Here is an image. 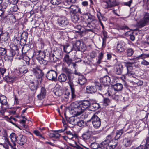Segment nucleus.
Wrapping results in <instances>:
<instances>
[{
  "mask_svg": "<svg viewBox=\"0 0 149 149\" xmlns=\"http://www.w3.org/2000/svg\"><path fill=\"white\" fill-rule=\"evenodd\" d=\"M77 102H74L73 103L74 110L75 113L74 115L78 116L81 115L86 109L90 108V102L87 100H84L79 102L76 105Z\"/></svg>",
  "mask_w": 149,
  "mask_h": 149,
  "instance_id": "1",
  "label": "nucleus"
},
{
  "mask_svg": "<svg viewBox=\"0 0 149 149\" xmlns=\"http://www.w3.org/2000/svg\"><path fill=\"white\" fill-rule=\"evenodd\" d=\"M10 54L9 55L8 58L10 60H12L13 57L15 55L17 56L20 55L19 50V47L18 46V45H15L14 44H12L10 45Z\"/></svg>",
  "mask_w": 149,
  "mask_h": 149,
  "instance_id": "2",
  "label": "nucleus"
},
{
  "mask_svg": "<svg viewBox=\"0 0 149 149\" xmlns=\"http://www.w3.org/2000/svg\"><path fill=\"white\" fill-rule=\"evenodd\" d=\"M97 88L99 90H101L102 89V84L99 82H96L95 86H87L86 89V92L88 93H94L96 92Z\"/></svg>",
  "mask_w": 149,
  "mask_h": 149,
  "instance_id": "3",
  "label": "nucleus"
},
{
  "mask_svg": "<svg viewBox=\"0 0 149 149\" xmlns=\"http://www.w3.org/2000/svg\"><path fill=\"white\" fill-rule=\"evenodd\" d=\"M62 56V52L60 50H56L54 52L53 54L50 55L49 57L52 61H56L61 60Z\"/></svg>",
  "mask_w": 149,
  "mask_h": 149,
  "instance_id": "4",
  "label": "nucleus"
},
{
  "mask_svg": "<svg viewBox=\"0 0 149 149\" xmlns=\"http://www.w3.org/2000/svg\"><path fill=\"white\" fill-rule=\"evenodd\" d=\"M91 121L92 124L95 128H98L101 125V120L96 114H94L91 119L88 120V122Z\"/></svg>",
  "mask_w": 149,
  "mask_h": 149,
  "instance_id": "5",
  "label": "nucleus"
},
{
  "mask_svg": "<svg viewBox=\"0 0 149 149\" xmlns=\"http://www.w3.org/2000/svg\"><path fill=\"white\" fill-rule=\"evenodd\" d=\"M57 75L56 71L51 69L47 72L46 77L49 80L56 82L57 81Z\"/></svg>",
  "mask_w": 149,
  "mask_h": 149,
  "instance_id": "6",
  "label": "nucleus"
},
{
  "mask_svg": "<svg viewBox=\"0 0 149 149\" xmlns=\"http://www.w3.org/2000/svg\"><path fill=\"white\" fill-rule=\"evenodd\" d=\"M63 61L64 63L67 64L68 67L71 66L74 67L76 65V63L73 62L72 59L68 54L65 55L63 59Z\"/></svg>",
  "mask_w": 149,
  "mask_h": 149,
  "instance_id": "7",
  "label": "nucleus"
},
{
  "mask_svg": "<svg viewBox=\"0 0 149 149\" xmlns=\"http://www.w3.org/2000/svg\"><path fill=\"white\" fill-rule=\"evenodd\" d=\"M63 71L67 75V76L69 80L68 84H69L73 83V80L74 77L73 76L72 71L71 69L65 67L64 68Z\"/></svg>",
  "mask_w": 149,
  "mask_h": 149,
  "instance_id": "8",
  "label": "nucleus"
},
{
  "mask_svg": "<svg viewBox=\"0 0 149 149\" xmlns=\"http://www.w3.org/2000/svg\"><path fill=\"white\" fill-rule=\"evenodd\" d=\"M149 21V13L145 14L144 17L141 19L138 23L139 27H142L146 26Z\"/></svg>",
  "mask_w": 149,
  "mask_h": 149,
  "instance_id": "9",
  "label": "nucleus"
},
{
  "mask_svg": "<svg viewBox=\"0 0 149 149\" xmlns=\"http://www.w3.org/2000/svg\"><path fill=\"white\" fill-rule=\"evenodd\" d=\"M57 22L59 25L62 27H65L69 23L68 19L63 16L59 17L57 19Z\"/></svg>",
  "mask_w": 149,
  "mask_h": 149,
  "instance_id": "10",
  "label": "nucleus"
},
{
  "mask_svg": "<svg viewBox=\"0 0 149 149\" xmlns=\"http://www.w3.org/2000/svg\"><path fill=\"white\" fill-rule=\"evenodd\" d=\"M73 46H75L77 48L76 49L78 51H84L86 49L85 45L84 44L83 42L81 43L79 40H76L74 45H73Z\"/></svg>",
  "mask_w": 149,
  "mask_h": 149,
  "instance_id": "11",
  "label": "nucleus"
},
{
  "mask_svg": "<svg viewBox=\"0 0 149 149\" xmlns=\"http://www.w3.org/2000/svg\"><path fill=\"white\" fill-rule=\"evenodd\" d=\"M33 71L37 78H42L44 75V73L42 70L38 67H37L35 68H33Z\"/></svg>",
  "mask_w": 149,
  "mask_h": 149,
  "instance_id": "12",
  "label": "nucleus"
},
{
  "mask_svg": "<svg viewBox=\"0 0 149 149\" xmlns=\"http://www.w3.org/2000/svg\"><path fill=\"white\" fill-rule=\"evenodd\" d=\"M69 8L70 14H74L78 13L82 14L80 9L77 6L72 5Z\"/></svg>",
  "mask_w": 149,
  "mask_h": 149,
  "instance_id": "13",
  "label": "nucleus"
},
{
  "mask_svg": "<svg viewBox=\"0 0 149 149\" xmlns=\"http://www.w3.org/2000/svg\"><path fill=\"white\" fill-rule=\"evenodd\" d=\"M19 78L18 77L16 76L7 75L3 77V79L7 83L11 84L18 80Z\"/></svg>",
  "mask_w": 149,
  "mask_h": 149,
  "instance_id": "14",
  "label": "nucleus"
},
{
  "mask_svg": "<svg viewBox=\"0 0 149 149\" xmlns=\"http://www.w3.org/2000/svg\"><path fill=\"white\" fill-rule=\"evenodd\" d=\"M1 43H3V42L7 44L10 41V35L9 33L8 32L3 33L1 36Z\"/></svg>",
  "mask_w": 149,
  "mask_h": 149,
  "instance_id": "15",
  "label": "nucleus"
},
{
  "mask_svg": "<svg viewBox=\"0 0 149 149\" xmlns=\"http://www.w3.org/2000/svg\"><path fill=\"white\" fill-rule=\"evenodd\" d=\"M26 142L25 136L22 135H18L17 138L16 142L20 146L24 145Z\"/></svg>",
  "mask_w": 149,
  "mask_h": 149,
  "instance_id": "16",
  "label": "nucleus"
},
{
  "mask_svg": "<svg viewBox=\"0 0 149 149\" xmlns=\"http://www.w3.org/2000/svg\"><path fill=\"white\" fill-rule=\"evenodd\" d=\"M126 49V44L123 41H120L117 44V50L119 52H123Z\"/></svg>",
  "mask_w": 149,
  "mask_h": 149,
  "instance_id": "17",
  "label": "nucleus"
},
{
  "mask_svg": "<svg viewBox=\"0 0 149 149\" xmlns=\"http://www.w3.org/2000/svg\"><path fill=\"white\" fill-rule=\"evenodd\" d=\"M69 84L71 90V100H75L78 97V96L75 93V86L73 83Z\"/></svg>",
  "mask_w": 149,
  "mask_h": 149,
  "instance_id": "18",
  "label": "nucleus"
},
{
  "mask_svg": "<svg viewBox=\"0 0 149 149\" xmlns=\"http://www.w3.org/2000/svg\"><path fill=\"white\" fill-rule=\"evenodd\" d=\"M83 15L84 19L87 21V23L94 22H93L94 21L95 18V16L88 13L84 14Z\"/></svg>",
  "mask_w": 149,
  "mask_h": 149,
  "instance_id": "19",
  "label": "nucleus"
},
{
  "mask_svg": "<svg viewBox=\"0 0 149 149\" xmlns=\"http://www.w3.org/2000/svg\"><path fill=\"white\" fill-rule=\"evenodd\" d=\"M104 92H105V95L107 96H113L116 93L115 92V91L113 87L109 88L107 89H105V88H104Z\"/></svg>",
  "mask_w": 149,
  "mask_h": 149,
  "instance_id": "20",
  "label": "nucleus"
},
{
  "mask_svg": "<svg viewBox=\"0 0 149 149\" xmlns=\"http://www.w3.org/2000/svg\"><path fill=\"white\" fill-rule=\"evenodd\" d=\"M87 25L86 26V27L85 30L88 31L93 32L94 29L96 27L95 24L94 22L87 23Z\"/></svg>",
  "mask_w": 149,
  "mask_h": 149,
  "instance_id": "21",
  "label": "nucleus"
},
{
  "mask_svg": "<svg viewBox=\"0 0 149 149\" xmlns=\"http://www.w3.org/2000/svg\"><path fill=\"white\" fill-rule=\"evenodd\" d=\"M38 84L39 82L37 81L35 82H32L29 84V86L32 91H36L38 87Z\"/></svg>",
  "mask_w": 149,
  "mask_h": 149,
  "instance_id": "22",
  "label": "nucleus"
},
{
  "mask_svg": "<svg viewBox=\"0 0 149 149\" xmlns=\"http://www.w3.org/2000/svg\"><path fill=\"white\" fill-rule=\"evenodd\" d=\"M110 81V78L108 76H105L103 77V85L105 86L104 87L105 89L109 88V84Z\"/></svg>",
  "mask_w": 149,
  "mask_h": 149,
  "instance_id": "23",
  "label": "nucleus"
},
{
  "mask_svg": "<svg viewBox=\"0 0 149 149\" xmlns=\"http://www.w3.org/2000/svg\"><path fill=\"white\" fill-rule=\"evenodd\" d=\"M92 133V132L88 130L84 132L82 135V137L84 140L89 139Z\"/></svg>",
  "mask_w": 149,
  "mask_h": 149,
  "instance_id": "24",
  "label": "nucleus"
},
{
  "mask_svg": "<svg viewBox=\"0 0 149 149\" xmlns=\"http://www.w3.org/2000/svg\"><path fill=\"white\" fill-rule=\"evenodd\" d=\"M113 2L111 0H103V7L106 8L113 6Z\"/></svg>",
  "mask_w": 149,
  "mask_h": 149,
  "instance_id": "25",
  "label": "nucleus"
},
{
  "mask_svg": "<svg viewBox=\"0 0 149 149\" xmlns=\"http://www.w3.org/2000/svg\"><path fill=\"white\" fill-rule=\"evenodd\" d=\"M46 90L44 87H42L41 92L37 95L39 99L41 100L45 98L46 95Z\"/></svg>",
  "mask_w": 149,
  "mask_h": 149,
  "instance_id": "26",
  "label": "nucleus"
},
{
  "mask_svg": "<svg viewBox=\"0 0 149 149\" xmlns=\"http://www.w3.org/2000/svg\"><path fill=\"white\" fill-rule=\"evenodd\" d=\"M17 137L18 135L13 132H12L10 136V137L11 139V141L13 143V145L14 146H16L15 142L17 138Z\"/></svg>",
  "mask_w": 149,
  "mask_h": 149,
  "instance_id": "27",
  "label": "nucleus"
},
{
  "mask_svg": "<svg viewBox=\"0 0 149 149\" xmlns=\"http://www.w3.org/2000/svg\"><path fill=\"white\" fill-rule=\"evenodd\" d=\"M113 136L112 135H108L106 137V139H105L104 141L103 142V143L104 145L107 143L111 144L112 143H113V141H114V139H112Z\"/></svg>",
  "mask_w": 149,
  "mask_h": 149,
  "instance_id": "28",
  "label": "nucleus"
},
{
  "mask_svg": "<svg viewBox=\"0 0 149 149\" xmlns=\"http://www.w3.org/2000/svg\"><path fill=\"white\" fill-rule=\"evenodd\" d=\"M67 78V76L65 74L62 73L59 76L58 80L60 82H64L66 81Z\"/></svg>",
  "mask_w": 149,
  "mask_h": 149,
  "instance_id": "29",
  "label": "nucleus"
},
{
  "mask_svg": "<svg viewBox=\"0 0 149 149\" xmlns=\"http://www.w3.org/2000/svg\"><path fill=\"white\" fill-rule=\"evenodd\" d=\"M63 46L64 52L66 53H70L72 50V46L69 44H67Z\"/></svg>",
  "mask_w": 149,
  "mask_h": 149,
  "instance_id": "30",
  "label": "nucleus"
},
{
  "mask_svg": "<svg viewBox=\"0 0 149 149\" xmlns=\"http://www.w3.org/2000/svg\"><path fill=\"white\" fill-rule=\"evenodd\" d=\"M127 75L130 77H134L135 75L134 72L131 70L132 67L129 66L127 67Z\"/></svg>",
  "mask_w": 149,
  "mask_h": 149,
  "instance_id": "31",
  "label": "nucleus"
},
{
  "mask_svg": "<svg viewBox=\"0 0 149 149\" xmlns=\"http://www.w3.org/2000/svg\"><path fill=\"white\" fill-rule=\"evenodd\" d=\"M132 141L130 138H125L123 139V143L125 146H130L132 143Z\"/></svg>",
  "mask_w": 149,
  "mask_h": 149,
  "instance_id": "32",
  "label": "nucleus"
},
{
  "mask_svg": "<svg viewBox=\"0 0 149 149\" xmlns=\"http://www.w3.org/2000/svg\"><path fill=\"white\" fill-rule=\"evenodd\" d=\"M78 82L81 85H84L86 81V79L83 75H79L78 78Z\"/></svg>",
  "mask_w": 149,
  "mask_h": 149,
  "instance_id": "33",
  "label": "nucleus"
},
{
  "mask_svg": "<svg viewBox=\"0 0 149 149\" xmlns=\"http://www.w3.org/2000/svg\"><path fill=\"white\" fill-rule=\"evenodd\" d=\"M118 143V141H114V143H112L109 144L106 146V149H113L117 146Z\"/></svg>",
  "mask_w": 149,
  "mask_h": 149,
  "instance_id": "34",
  "label": "nucleus"
},
{
  "mask_svg": "<svg viewBox=\"0 0 149 149\" xmlns=\"http://www.w3.org/2000/svg\"><path fill=\"white\" fill-rule=\"evenodd\" d=\"M115 91H118L122 90L123 88V86L121 83H117L113 86Z\"/></svg>",
  "mask_w": 149,
  "mask_h": 149,
  "instance_id": "35",
  "label": "nucleus"
},
{
  "mask_svg": "<svg viewBox=\"0 0 149 149\" xmlns=\"http://www.w3.org/2000/svg\"><path fill=\"white\" fill-rule=\"evenodd\" d=\"M123 133V130L121 129L119 131H117L116 135L114 139V141H117V140L118 139H119L121 136L122 135V134Z\"/></svg>",
  "mask_w": 149,
  "mask_h": 149,
  "instance_id": "36",
  "label": "nucleus"
},
{
  "mask_svg": "<svg viewBox=\"0 0 149 149\" xmlns=\"http://www.w3.org/2000/svg\"><path fill=\"white\" fill-rule=\"evenodd\" d=\"M18 71L21 74L23 75L28 72V70L27 68L25 66H22L19 68L18 70H17V71Z\"/></svg>",
  "mask_w": 149,
  "mask_h": 149,
  "instance_id": "37",
  "label": "nucleus"
},
{
  "mask_svg": "<svg viewBox=\"0 0 149 149\" xmlns=\"http://www.w3.org/2000/svg\"><path fill=\"white\" fill-rule=\"evenodd\" d=\"M116 69V74L118 75L122 73L123 69V67L122 65L121 64H119L117 66Z\"/></svg>",
  "mask_w": 149,
  "mask_h": 149,
  "instance_id": "38",
  "label": "nucleus"
},
{
  "mask_svg": "<svg viewBox=\"0 0 149 149\" xmlns=\"http://www.w3.org/2000/svg\"><path fill=\"white\" fill-rule=\"evenodd\" d=\"M0 103L3 105H8V103L7 101L6 97L4 96L0 97Z\"/></svg>",
  "mask_w": 149,
  "mask_h": 149,
  "instance_id": "39",
  "label": "nucleus"
},
{
  "mask_svg": "<svg viewBox=\"0 0 149 149\" xmlns=\"http://www.w3.org/2000/svg\"><path fill=\"white\" fill-rule=\"evenodd\" d=\"M100 107V105L97 103H93L91 104H90V108L92 109L93 111L98 109Z\"/></svg>",
  "mask_w": 149,
  "mask_h": 149,
  "instance_id": "40",
  "label": "nucleus"
},
{
  "mask_svg": "<svg viewBox=\"0 0 149 149\" xmlns=\"http://www.w3.org/2000/svg\"><path fill=\"white\" fill-rule=\"evenodd\" d=\"M75 30L74 31L76 33H81L83 32V29L82 27L80 25H77L75 27Z\"/></svg>",
  "mask_w": 149,
  "mask_h": 149,
  "instance_id": "41",
  "label": "nucleus"
},
{
  "mask_svg": "<svg viewBox=\"0 0 149 149\" xmlns=\"http://www.w3.org/2000/svg\"><path fill=\"white\" fill-rule=\"evenodd\" d=\"M71 124L74 125H77L78 124L79 118L77 117H71Z\"/></svg>",
  "mask_w": 149,
  "mask_h": 149,
  "instance_id": "42",
  "label": "nucleus"
},
{
  "mask_svg": "<svg viewBox=\"0 0 149 149\" xmlns=\"http://www.w3.org/2000/svg\"><path fill=\"white\" fill-rule=\"evenodd\" d=\"M98 10L99 11L97 10V16L101 26L102 27V23L101 21L102 20V16L101 13L100 12V10L99 9Z\"/></svg>",
  "mask_w": 149,
  "mask_h": 149,
  "instance_id": "43",
  "label": "nucleus"
},
{
  "mask_svg": "<svg viewBox=\"0 0 149 149\" xmlns=\"http://www.w3.org/2000/svg\"><path fill=\"white\" fill-rule=\"evenodd\" d=\"M66 133L68 136H64L63 138L65 139V138H68L69 139H71L74 137V135L70 131H66Z\"/></svg>",
  "mask_w": 149,
  "mask_h": 149,
  "instance_id": "44",
  "label": "nucleus"
},
{
  "mask_svg": "<svg viewBox=\"0 0 149 149\" xmlns=\"http://www.w3.org/2000/svg\"><path fill=\"white\" fill-rule=\"evenodd\" d=\"M28 33L26 32H23L21 35V39H23L26 42L28 38Z\"/></svg>",
  "mask_w": 149,
  "mask_h": 149,
  "instance_id": "45",
  "label": "nucleus"
},
{
  "mask_svg": "<svg viewBox=\"0 0 149 149\" xmlns=\"http://www.w3.org/2000/svg\"><path fill=\"white\" fill-rule=\"evenodd\" d=\"M7 53V49L5 48H3L0 47V55L4 56Z\"/></svg>",
  "mask_w": 149,
  "mask_h": 149,
  "instance_id": "46",
  "label": "nucleus"
},
{
  "mask_svg": "<svg viewBox=\"0 0 149 149\" xmlns=\"http://www.w3.org/2000/svg\"><path fill=\"white\" fill-rule=\"evenodd\" d=\"M99 144L95 142L91 143L90 145V147L92 149H97L99 148Z\"/></svg>",
  "mask_w": 149,
  "mask_h": 149,
  "instance_id": "47",
  "label": "nucleus"
},
{
  "mask_svg": "<svg viewBox=\"0 0 149 149\" xmlns=\"http://www.w3.org/2000/svg\"><path fill=\"white\" fill-rule=\"evenodd\" d=\"M71 18L72 21L74 23L76 22L79 19V16L76 14H74L72 16Z\"/></svg>",
  "mask_w": 149,
  "mask_h": 149,
  "instance_id": "48",
  "label": "nucleus"
},
{
  "mask_svg": "<svg viewBox=\"0 0 149 149\" xmlns=\"http://www.w3.org/2000/svg\"><path fill=\"white\" fill-rule=\"evenodd\" d=\"M97 51H93L90 53V56L91 58H94L97 56Z\"/></svg>",
  "mask_w": 149,
  "mask_h": 149,
  "instance_id": "49",
  "label": "nucleus"
},
{
  "mask_svg": "<svg viewBox=\"0 0 149 149\" xmlns=\"http://www.w3.org/2000/svg\"><path fill=\"white\" fill-rule=\"evenodd\" d=\"M34 49H31L28 52L29 55L30 57L33 58L34 57Z\"/></svg>",
  "mask_w": 149,
  "mask_h": 149,
  "instance_id": "50",
  "label": "nucleus"
},
{
  "mask_svg": "<svg viewBox=\"0 0 149 149\" xmlns=\"http://www.w3.org/2000/svg\"><path fill=\"white\" fill-rule=\"evenodd\" d=\"M33 132L35 134L38 136H39L44 139H45V138L44 137L42 136V134L39 131L36 130H34L33 131Z\"/></svg>",
  "mask_w": 149,
  "mask_h": 149,
  "instance_id": "51",
  "label": "nucleus"
},
{
  "mask_svg": "<svg viewBox=\"0 0 149 149\" xmlns=\"http://www.w3.org/2000/svg\"><path fill=\"white\" fill-rule=\"evenodd\" d=\"M6 71V69L5 67L0 65V73L3 76Z\"/></svg>",
  "mask_w": 149,
  "mask_h": 149,
  "instance_id": "52",
  "label": "nucleus"
},
{
  "mask_svg": "<svg viewBox=\"0 0 149 149\" xmlns=\"http://www.w3.org/2000/svg\"><path fill=\"white\" fill-rule=\"evenodd\" d=\"M127 55L130 56L132 55L134 53L133 49L131 48L128 49L127 50Z\"/></svg>",
  "mask_w": 149,
  "mask_h": 149,
  "instance_id": "53",
  "label": "nucleus"
},
{
  "mask_svg": "<svg viewBox=\"0 0 149 149\" xmlns=\"http://www.w3.org/2000/svg\"><path fill=\"white\" fill-rule=\"evenodd\" d=\"M85 123L84 121L83 120H79L78 124L77 125L81 127H83L84 126Z\"/></svg>",
  "mask_w": 149,
  "mask_h": 149,
  "instance_id": "54",
  "label": "nucleus"
},
{
  "mask_svg": "<svg viewBox=\"0 0 149 149\" xmlns=\"http://www.w3.org/2000/svg\"><path fill=\"white\" fill-rule=\"evenodd\" d=\"M34 50L35 52H34V57L37 58L41 51L40 50L38 51L37 49H34Z\"/></svg>",
  "mask_w": 149,
  "mask_h": 149,
  "instance_id": "55",
  "label": "nucleus"
},
{
  "mask_svg": "<svg viewBox=\"0 0 149 149\" xmlns=\"http://www.w3.org/2000/svg\"><path fill=\"white\" fill-rule=\"evenodd\" d=\"M61 3V0H51V3L53 5H58Z\"/></svg>",
  "mask_w": 149,
  "mask_h": 149,
  "instance_id": "56",
  "label": "nucleus"
},
{
  "mask_svg": "<svg viewBox=\"0 0 149 149\" xmlns=\"http://www.w3.org/2000/svg\"><path fill=\"white\" fill-rule=\"evenodd\" d=\"M131 32L130 33V31L127 32L126 33V34L129 35L130 36V39L132 41H134L135 40V37L133 35L131 34V33H132V31H131Z\"/></svg>",
  "mask_w": 149,
  "mask_h": 149,
  "instance_id": "57",
  "label": "nucleus"
},
{
  "mask_svg": "<svg viewBox=\"0 0 149 149\" xmlns=\"http://www.w3.org/2000/svg\"><path fill=\"white\" fill-rule=\"evenodd\" d=\"M30 58L28 57H24L23 59V61L24 63V62H25L26 64L27 65H29L30 63L29 61Z\"/></svg>",
  "mask_w": 149,
  "mask_h": 149,
  "instance_id": "58",
  "label": "nucleus"
},
{
  "mask_svg": "<svg viewBox=\"0 0 149 149\" xmlns=\"http://www.w3.org/2000/svg\"><path fill=\"white\" fill-rule=\"evenodd\" d=\"M102 58V52H101L100 54L98 56V60L97 61V64H99L101 63V60Z\"/></svg>",
  "mask_w": 149,
  "mask_h": 149,
  "instance_id": "59",
  "label": "nucleus"
},
{
  "mask_svg": "<svg viewBox=\"0 0 149 149\" xmlns=\"http://www.w3.org/2000/svg\"><path fill=\"white\" fill-rule=\"evenodd\" d=\"M19 0H8V2L10 4L15 5L18 1Z\"/></svg>",
  "mask_w": 149,
  "mask_h": 149,
  "instance_id": "60",
  "label": "nucleus"
},
{
  "mask_svg": "<svg viewBox=\"0 0 149 149\" xmlns=\"http://www.w3.org/2000/svg\"><path fill=\"white\" fill-rule=\"evenodd\" d=\"M146 58V54H142L140 55L139 56L135 58V60H137L139 58H141L143 59Z\"/></svg>",
  "mask_w": 149,
  "mask_h": 149,
  "instance_id": "61",
  "label": "nucleus"
},
{
  "mask_svg": "<svg viewBox=\"0 0 149 149\" xmlns=\"http://www.w3.org/2000/svg\"><path fill=\"white\" fill-rule=\"evenodd\" d=\"M129 28L127 26L125 25L120 26L118 27V29L127 30H128Z\"/></svg>",
  "mask_w": 149,
  "mask_h": 149,
  "instance_id": "62",
  "label": "nucleus"
},
{
  "mask_svg": "<svg viewBox=\"0 0 149 149\" xmlns=\"http://www.w3.org/2000/svg\"><path fill=\"white\" fill-rule=\"evenodd\" d=\"M110 103V100L107 98H105L104 100V104L105 105H108Z\"/></svg>",
  "mask_w": 149,
  "mask_h": 149,
  "instance_id": "63",
  "label": "nucleus"
},
{
  "mask_svg": "<svg viewBox=\"0 0 149 149\" xmlns=\"http://www.w3.org/2000/svg\"><path fill=\"white\" fill-rule=\"evenodd\" d=\"M141 64L144 65H149V62L145 60H143L141 62Z\"/></svg>",
  "mask_w": 149,
  "mask_h": 149,
  "instance_id": "64",
  "label": "nucleus"
}]
</instances>
